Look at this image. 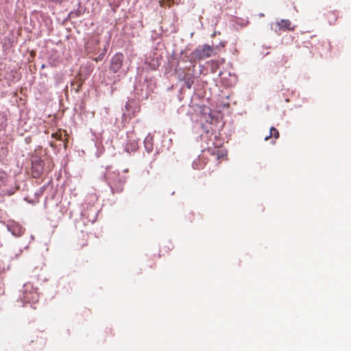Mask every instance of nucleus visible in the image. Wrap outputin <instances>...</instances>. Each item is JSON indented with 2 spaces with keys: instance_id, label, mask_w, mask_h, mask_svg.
Returning a JSON list of instances; mask_svg holds the SVG:
<instances>
[{
  "instance_id": "7",
  "label": "nucleus",
  "mask_w": 351,
  "mask_h": 351,
  "mask_svg": "<svg viewBox=\"0 0 351 351\" xmlns=\"http://www.w3.org/2000/svg\"><path fill=\"white\" fill-rule=\"evenodd\" d=\"M208 152H210L212 155L217 156V159H220L224 156L223 150L218 147H215L214 149L208 148Z\"/></svg>"
},
{
  "instance_id": "10",
  "label": "nucleus",
  "mask_w": 351,
  "mask_h": 351,
  "mask_svg": "<svg viewBox=\"0 0 351 351\" xmlns=\"http://www.w3.org/2000/svg\"><path fill=\"white\" fill-rule=\"evenodd\" d=\"M200 159L198 158L197 160L194 161L193 163V167L195 169H199L203 167L202 165H199Z\"/></svg>"
},
{
  "instance_id": "6",
  "label": "nucleus",
  "mask_w": 351,
  "mask_h": 351,
  "mask_svg": "<svg viewBox=\"0 0 351 351\" xmlns=\"http://www.w3.org/2000/svg\"><path fill=\"white\" fill-rule=\"evenodd\" d=\"M277 25L279 27L280 29L294 30V27H291V23L289 20L282 19L277 23Z\"/></svg>"
},
{
  "instance_id": "8",
  "label": "nucleus",
  "mask_w": 351,
  "mask_h": 351,
  "mask_svg": "<svg viewBox=\"0 0 351 351\" xmlns=\"http://www.w3.org/2000/svg\"><path fill=\"white\" fill-rule=\"evenodd\" d=\"M274 137L275 139H277L279 137V132L277 129L274 127H271L270 129V134L268 136L265 137V140L267 141L269 138Z\"/></svg>"
},
{
  "instance_id": "4",
  "label": "nucleus",
  "mask_w": 351,
  "mask_h": 351,
  "mask_svg": "<svg viewBox=\"0 0 351 351\" xmlns=\"http://www.w3.org/2000/svg\"><path fill=\"white\" fill-rule=\"evenodd\" d=\"M123 56L121 53L115 54L111 60L110 70L117 73L122 66Z\"/></svg>"
},
{
  "instance_id": "9",
  "label": "nucleus",
  "mask_w": 351,
  "mask_h": 351,
  "mask_svg": "<svg viewBox=\"0 0 351 351\" xmlns=\"http://www.w3.org/2000/svg\"><path fill=\"white\" fill-rule=\"evenodd\" d=\"M8 176L5 171H0V186L6 183Z\"/></svg>"
},
{
  "instance_id": "2",
  "label": "nucleus",
  "mask_w": 351,
  "mask_h": 351,
  "mask_svg": "<svg viewBox=\"0 0 351 351\" xmlns=\"http://www.w3.org/2000/svg\"><path fill=\"white\" fill-rule=\"evenodd\" d=\"M213 53V48L209 45H205L199 47L191 53V58L194 60H204L209 58Z\"/></svg>"
},
{
  "instance_id": "11",
  "label": "nucleus",
  "mask_w": 351,
  "mask_h": 351,
  "mask_svg": "<svg viewBox=\"0 0 351 351\" xmlns=\"http://www.w3.org/2000/svg\"><path fill=\"white\" fill-rule=\"evenodd\" d=\"M52 136L56 138H60L61 136V134H58V133H55L52 134Z\"/></svg>"
},
{
  "instance_id": "3",
  "label": "nucleus",
  "mask_w": 351,
  "mask_h": 351,
  "mask_svg": "<svg viewBox=\"0 0 351 351\" xmlns=\"http://www.w3.org/2000/svg\"><path fill=\"white\" fill-rule=\"evenodd\" d=\"M32 175L34 178H38L44 169V162L40 158H36L32 162Z\"/></svg>"
},
{
  "instance_id": "5",
  "label": "nucleus",
  "mask_w": 351,
  "mask_h": 351,
  "mask_svg": "<svg viewBox=\"0 0 351 351\" xmlns=\"http://www.w3.org/2000/svg\"><path fill=\"white\" fill-rule=\"evenodd\" d=\"M7 227L8 230L15 237H21L25 232L24 228L15 221L10 223Z\"/></svg>"
},
{
  "instance_id": "1",
  "label": "nucleus",
  "mask_w": 351,
  "mask_h": 351,
  "mask_svg": "<svg viewBox=\"0 0 351 351\" xmlns=\"http://www.w3.org/2000/svg\"><path fill=\"white\" fill-rule=\"evenodd\" d=\"M106 179L113 193H121L123 191L125 178L120 177L119 173L113 171L108 173Z\"/></svg>"
}]
</instances>
